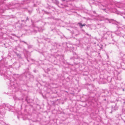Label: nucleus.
Listing matches in <instances>:
<instances>
[{
	"mask_svg": "<svg viewBox=\"0 0 125 125\" xmlns=\"http://www.w3.org/2000/svg\"><path fill=\"white\" fill-rule=\"evenodd\" d=\"M123 91H124V89H123Z\"/></svg>",
	"mask_w": 125,
	"mask_h": 125,
	"instance_id": "obj_3",
	"label": "nucleus"
},
{
	"mask_svg": "<svg viewBox=\"0 0 125 125\" xmlns=\"http://www.w3.org/2000/svg\"><path fill=\"white\" fill-rule=\"evenodd\" d=\"M78 24H79V26L80 27L82 28L83 26H84L85 25V24H82L81 23H79Z\"/></svg>",
	"mask_w": 125,
	"mask_h": 125,
	"instance_id": "obj_1",
	"label": "nucleus"
},
{
	"mask_svg": "<svg viewBox=\"0 0 125 125\" xmlns=\"http://www.w3.org/2000/svg\"><path fill=\"white\" fill-rule=\"evenodd\" d=\"M123 113H124L125 114V110H123Z\"/></svg>",
	"mask_w": 125,
	"mask_h": 125,
	"instance_id": "obj_2",
	"label": "nucleus"
}]
</instances>
